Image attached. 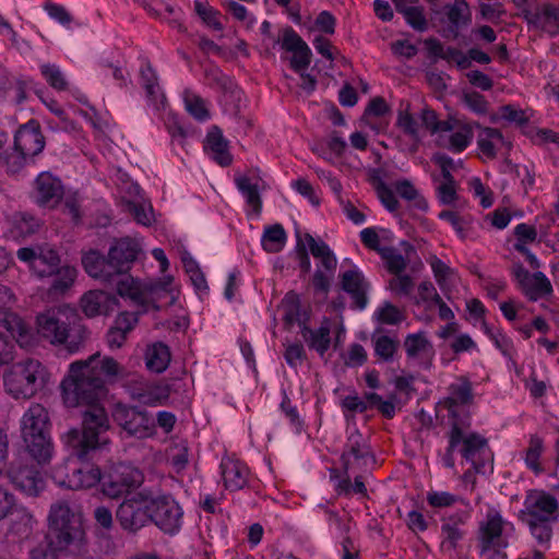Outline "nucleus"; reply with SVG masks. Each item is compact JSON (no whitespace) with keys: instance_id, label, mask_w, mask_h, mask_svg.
Listing matches in <instances>:
<instances>
[{"instance_id":"1","label":"nucleus","mask_w":559,"mask_h":559,"mask_svg":"<svg viewBox=\"0 0 559 559\" xmlns=\"http://www.w3.org/2000/svg\"><path fill=\"white\" fill-rule=\"evenodd\" d=\"M122 370L117 360L99 353L69 366L61 381L62 400L68 407H86L102 403L107 395L104 377H116Z\"/></svg>"},{"instance_id":"2","label":"nucleus","mask_w":559,"mask_h":559,"mask_svg":"<svg viewBox=\"0 0 559 559\" xmlns=\"http://www.w3.org/2000/svg\"><path fill=\"white\" fill-rule=\"evenodd\" d=\"M38 334L52 345H63L75 353L88 337V331L74 308L63 307L37 317Z\"/></svg>"},{"instance_id":"3","label":"nucleus","mask_w":559,"mask_h":559,"mask_svg":"<svg viewBox=\"0 0 559 559\" xmlns=\"http://www.w3.org/2000/svg\"><path fill=\"white\" fill-rule=\"evenodd\" d=\"M109 428V418L103 403L83 407L82 431L69 430L66 435V443L73 455L84 461L91 453L108 444L109 439L105 435Z\"/></svg>"},{"instance_id":"4","label":"nucleus","mask_w":559,"mask_h":559,"mask_svg":"<svg viewBox=\"0 0 559 559\" xmlns=\"http://www.w3.org/2000/svg\"><path fill=\"white\" fill-rule=\"evenodd\" d=\"M84 536L82 513L66 499L51 503L44 542L56 550H69L72 545L82 542Z\"/></svg>"},{"instance_id":"5","label":"nucleus","mask_w":559,"mask_h":559,"mask_svg":"<svg viewBox=\"0 0 559 559\" xmlns=\"http://www.w3.org/2000/svg\"><path fill=\"white\" fill-rule=\"evenodd\" d=\"M448 451L457 452L471 462L477 473H484L488 464L492 463V453L487 438L472 430V418L465 417L449 423Z\"/></svg>"},{"instance_id":"6","label":"nucleus","mask_w":559,"mask_h":559,"mask_svg":"<svg viewBox=\"0 0 559 559\" xmlns=\"http://www.w3.org/2000/svg\"><path fill=\"white\" fill-rule=\"evenodd\" d=\"M47 376V370L39 360L24 359L4 371V391L14 400L32 399L45 386Z\"/></svg>"},{"instance_id":"7","label":"nucleus","mask_w":559,"mask_h":559,"mask_svg":"<svg viewBox=\"0 0 559 559\" xmlns=\"http://www.w3.org/2000/svg\"><path fill=\"white\" fill-rule=\"evenodd\" d=\"M173 278L167 277L164 282H140L135 278H129L121 283L120 296L129 298L141 306L144 311L150 308L160 310L164 307L171 306L176 299V293L169 288Z\"/></svg>"},{"instance_id":"8","label":"nucleus","mask_w":559,"mask_h":559,"mask_svg":"<svg viewBox=\"0 0 559 559\" xmlns=\"http://www.w3.org/2000/svg\"><path fill=\"white\" fill-rule=\"evenodd\" d=\"M276 43L281 49L289 53L290 68L300 75L299 86L308 94L314 88V78L306 70L310 66L312 52L307 43L292 27H285L281 31Z\"/></svg>"},{"instance_id":"9","label":"nucleus","mask_w":559,"mask_h":559,"mask_svg":"<svg viewBox=\"0 0 559 559\" xmlns=\"http://www.w3.org/2000/svg\"><path fill=\"white\" fill-rule=\"evenodd\" d=\"M513 524L503 519L495 508H490L484 520L478 524L477 548L480 556L489 552L498 554L508 547V532L512 531Z\"/></svg>"},{"instance_id":"10","label":"nucleus","mask_w":559,"mask_h":559,"mask_svg":"<svg viewBox=\"0 0 559 559\" xmlns=\"http://www.w3.org/2000/svg\"><path fill=\"white\" fill-rule=\"evenodd\" d=\"M147 499L151 523L166 534H176L181 527L183 511L173 495H154L147 490Z\"/></svg>"},{"instance_id":"11","label":"nucleus","mask_w":559,"mask_h":559,"mask_svg":"<svg viewBox=\"0 0 559 559\" xmlns=\"http://www.w3.org/2000/svg\"><path fill=\"white\" fill-rule=\"evenodd\" d=\"M116 520L127 534L135 535L151 523L147 490L126 498L116 510Z\"/></svg>"},{"instance_id":"12","label":"nucleus","mask_w":559,"mask_h":559,"mask_svg":"<svg viewBox=\"0 0 559 559\" xmlns=\"http://www.w3.org/2000/svg\"><path fill=\"white\" fill-rule=\"evenodd\" d=\"M280 309L283 312V323L286 330H290L295 323L300 328V333L309 348H314V331L309 325L311 321V307L304 304L295 292H288L282 299Z\"/></svg>"},{"instance_id":"13","label":"nucleus","mask_w":559,"mask_h":559,"mask_svg":"<svg viewBox=\"0 0 559 559\" xmlns=\"http://www.w3.org/2000/svg\"><path fill=\"white\" fill-rule=\"evenodd\" d=\"M112 262L114 261H111L109 254L105 257L97 251H90L82 258V263L86 273L105 285L116 286L117 293L120 296L121 283L133 277L124 273Z\"/></svg>"},{"instance_id":"14","label":"nucleus","mask_w":559,"mask_h":559,"mask_svg":"<svg viewBox=\"0 0 559 559\" xmlns=\"http://www.w3.org/2000/svg\"><path fill=\"white\" fill-rule=\"evenodd\" d=\"M473 400V383L468 377L460 376L448 386V396L438 402L437 408L448 412V424L454 423L471 417L468 413L460 412V407L472 404Z\"/></svg>"},{"instance_id":"15","label":"nucleus","mask_w":559,"mask_h":559,"mask_svg":"<svg viewBox=\"0 0 559 559\" xmlns=\"http://www.w3.org/2000/svg\"><path fill=\"white\" fill-rule=\"evenodd\" d=\"M112 417L129 436L146 438L152 436L155 430L153 416L136 407L117 404Z\"/></svg>"},{"instance_id":"16","label":"nucleus","mask_w":559,"mask_h":559,"mask_svg":"<svg viewBox=\"0 0 559 559\" xmlns=\"http://www.w3.org/2000/svg\"><path fill=\"white\" fill-rule=\"evenodd\" d=\"M12 294L5 285H0V325L10 332L12 338L21 347L33 343V330L29 323L8 308L12 302Z\"/></svg>"},{"instance_id":"17","label":"nucleus","mask_w":559,"mask_h":559,"mask_svg":"<svg viewBox=\"0 0 559 559\" xmlns=\"http://www.w3.org/2000/svg\"><path fill=\"white\" fill-rule=\"evenodd\" d=\"M140 484L141 473L139 469L126 464H118L102 476V492L110 499H117Z\"/></svg>"},{"instance_id":"18","label":"nucleus","mask_w":559,"mask_h":559,"mask_svg":"<svg viewBox=\"0 0 559 559\" xmlns=\"http://www.w3.org/2000/svg\"><path fill=\"white\" fill-rule=\"evenodd\" d=\"M16 257L27 263L38 277L52 275L61 262L58 252L48 245L20 248Z\"/></svg>"},{"instance_id":"19","label":"nucleus","mask_w":559,"mask_h":559,"mask_svg":"<svg viewBox=\"0 0 559 559\" xmlns=\"http://www.w3.org/2000/svg\"><path fill=\"white\" fill-rule=\"evenodd\" d=\"M512 275L519 289L530 301H537L552 295L550 280L543 272L531 273L522 264H515Z\"/></svg>"},{"instance_id":"20","label":"nucleus","mask_w":559,"mask_h":559,"mask_svg":"<svg viewBox=\"0 0 559 559\" xmlns=\"http://www.w3.org/2000/svg\"><path fill=\"white\" fill-rule=\"evenodd\" d=\"M64 187L61 180L49 171H44L34 181L35 202L47 209H55L63 199Z\"/></svg>"},{"instance_id":"21","label":"nucleus","mask_w":559,"mask_h":559,"mask_svg":"<svg viewBox=\"0 0 559 559\" xmlns=\"http://www.w3.org/2000/svg\"><path fill=\"white\" fill-rule=\"evenodd\" d=\"M523 518L537 521H556L558 518L559 504L557 499L545 491H536L526 497Z\"/></svg>"},{"instance_id":"22","label":"nucleus","mask_w":559,"mask_h":559,"mask_svg":"<svg viewBox=\"0 0 559 559\" xmlns=\"http://www.w3.org/2000/svg\"><path fill=\"white\" fill-rule=\"evenodd\" d=\"M45 143L40 124L35 119L22 124L14 136L15 148L31 159L43 152Z\"/></svg>"},{"instance_id":"23","label":"nucleus","mask_w":559,"mask_h":559,"mask_svg":"<svg viewBox=\"0 0 559 559\" xmlns=\"http://www.w3.org/2000/svg\"><path fill=\"white\" fill-rule=\"evenodd\" d=\"M8 477L17 489L28 496H38L45 487L41 474L34 466L12 465L8 469Z\"/></svg>"},{"instance_id":"24","label":"nucleus","mask_w":559,"mask_h":559,"mask_svg":"<svg viewBox=\"0 0 559 559\" xmlns=\"http://www.w3.org/2000/svg\"><path fill=\"white\" fill-rule=\"evenodd\" d=\"M469 519L468 512H455L443 520L441 525V549L453 552L464 539L466 531L462 528Z\"/></svg>"},{"instance_id":"25","label":"nucleus","mask_w":559,"mask_h":559,"mask_svg":"<svg viewBox=\"0 0 559 559\" xmlns=\"http://www.w3.org/2000/svg\"><path fill=\"white\" fill-rule=\"evenodd\" d=\"M22 438L50 435V421L47 409L38 403H32L21 420Z\"/></svg>"},{"instance_id":"26","label":"nucleus","mask_w":559,"mask_h":559,"mask_svg":"<svg viewBox=\"0 0 559 559\" xmlns=\"http://www.w3.org/2000/svg\"><path fill=\"white\" fill-rule=\"evenodd\" d=\"M341 285L353 299L355 308L362 310L368 304L367 292L370 288L369 282L358 269H352L341 274Z\"/></svg>"},{"instance_id":"27","label":"nucleus","mask_w":559,"mask_h":559,"mask_svg":"<svg viewBox=\"0 0 559 559\" xmlns=\"http://www.w3.org/2000/svg\"><path fill=\"white\" fill-rule=\"evenodd\" d=\"M80 306L86 317L94 318L114 311L118 306V299L109 293L95 289L81 297Z\"/></svg>"},{"instance_id":"28","label":"nucleus","mask_w":559,"mask_h":559,"mask_svg":"<svg viewBox=\"0 0 559 559\" xmlns=\"http://www.w3.org/2000/svg\"><path fill=\"white\" fill-rule=\"evenodd\" d=\"M133 400L148 405L157 406L166 403L170 395V386L164 382H136L130 388Z\"/></svg>"},{"instance_id":"29","label":"nucleus","mask_w":559,"mask_h":559,"mask_svg":"<svg viewBox=\"0 0 559 559\" xmlns=\"http://www.w3.org/2000/svg\"><path fill=\"white\" fill-rule=\"evenodd\" d=\"M221 469L226 489L237 491L247 486L249 468L240 460L226 456L222 460Z\"/></svg>"},{"instance_id":"30","label":"nucleus","mask_w":559,"mask_h":559,"mask_svg":"<svg viewBox=\"0 0 559 559\" xmlns=\"http://www.w3.org/2000/svg\"><path fill=\"white\" fill-rule=\"evenodd\" d=\"M443 12L453 38L459 36L460 29L472 23V11L466 0H454L452 3L445 4Z\"/></svg>"},{"instance_id":"31","label":"nucleus","mask_w":559,"mask_h":559,"mask_svg":"<svg viewBox=\"0 0 559 559\" xmlns=\"http://www.w3.org/2000/svg\"><path fill=\"white\" fill-rule=\"evenodd\" d=\"M345 331L331 319L322 320L317 329V353L323 356L333 345L334 348L343 341Z\"/></svg>"},{"instance_id":"32","label":"nucleus","mask_w":559,"mask_h":559,"mask_svg":"<svg viewBox=\"0 0 559 559\" xmlns=\"http://www.w3.org/2000/svg\"><path fill=\"white\" fill-rule=\"evenodd\" d=\"M139 248L136 242L129 238L116 240L109 248L108 254L112 263L117 264L128 274L132 263L136 260Z\"/></svg>"},{"instance_id":"33","label":"nucleus","mask_w":559,"mask_h":559,"mask_svg":"<svg viewBox=\"0 0 559 559\" xmlns=\"http://www.w3.org/2000/svg\"><path fill=\"white\" fill-rule=\"evenodd\" d=\"M404 347L408 359H416L427 365L433 357V347L424 332L408 334L404 341Z\"/></svg>"},{"instance_id":"34","label":"nucleus","mask_w":559,"mask_h":559,"mask_svg":"<svg viewBox=\"0 0 559 559\" xmlns=\"http://www.w3.org/2000/svg\"><path fill=\"white\" fill-rule=\"evenodd\" d=\"M100 468L94 464L82 463L68 475V486L72 490L88 489L102 484Z\"/></svg>"},{"instance_id":"35","label":"nucleus","mask_w":559,"mask_h":559,"mask_svg":"<svg viewBox=\"0 0 559 559\" xmlns=\"http://www.w3.org/2000/svg\"><path fill=\"white\" fill-rule=\"evenodd\" d=\"M317 261L329 273V276L317 273V290L326 292L330 280L336 270L337 260L329 246L320 239H317Z\"/></svg>"},{"instance_id":"36","label":"nucleus","mask_w":559,"mask_h":559,"mask_svg":"<svg viewBox=\"0 0 559 559\" xmlns=\"http://www.w3.org/2000/svg\"><path fill=\"white\" fill-rule=\"evenodd\" d=\"M205 148L210 151L212 158L221 166H229L233 157L228 152V142L224 139L222 130L214 126L206 135Z\"/></svg>"},{"instance_id":"37","label":"nucleus","mask_w":559,"mask_h":559,"mask_svg":"<svg viewBox=\"0 0 559 559\" xmlns=\"http://www.w3.org/2000/svg\"><path fill=\"white\" fill-rule=\"evenodd\" d=\"M448 132L449 134H440V141L443 147L455 154L465 151L474 136L473 129L468 124H463L455 130L452 127V130Z\"/></svg>"},{"instance_id":"38","label":"nucleus","mask_w":559,"mask_h":559,"mask_svg":"<svg viewBox=\"0 0 559 559\" xmlns=\"http://www.w3.org/2000/svg\"><path fill=\"white\" fill-rule=\"evenodd\" d=\"M26 451L38 463L47 464L53 453V444L50 435H38L23 439Z\"/></svg>"},{"instance_id":"39","label":"nucleus","mask_w":559,"mask_h":559,"mask_svg":"<svg viewBox=\"0 0 559 559\" xmlns=\"http://www.w3.org/2000/svg\"><path fill=\"white\" fill-rule=\"evenodd\" d=\"M504 142L503 135L499 129L485 127L480 130L477 138V146L480 154L488 158L495 159L498 151Z\"/></svg>"},{"instance_id":"40","label":"nucleus","mask_w":559,"mask_h":559,"mask_svg":"<svg viewBox=\"0 0 559 559\" xmlns=\"http://www.w3.org/2000/svg\"><path fill=\"white\" fill-rule=\"evenodd\" d=\"M169 347L164 343H155L146 348V367L154 372H163L170 362Z\"/></svg>"},{"instance_id":"41","label":"nucleus","mask_w":559,"mask_h":559,"mask_svg":"<svg viewBox=\"0 0 559 559\" xmlns=\"http://www.w3.org/2000/svg\"><path fill=\"white\" fill-rule=\"evenodd\" d=\"M544 450V440L537 435H532L530 437L528 447L526 448L523 457L526 467L535 475H539L544 472V467L540 462Z\"/></svg>"},{"instance_id":"42","label":"nucleus","mask_w":559,"mask_h":559,"mask_svg":"<svg viewBox=\"0 0 559 559\" xmlns=\"http://www.w3.org/2000/svg\"><path fill=\"white\" fill-rule=\"evenodd\" d=\"M296 259L298 261V266L301 273L307 274L311 270L308 252L314 255V238L309 233H305L302 237L299 229L296 230Z\"/></svg>"},{"instance_id":"43","label":"nucleus","mask_w":559,"mask_h":559,"mask_svg":"<svg viewBox=\"0 0 559 559\" xmlns=\"http://www.w3.org/2000/svg\"><path fill=\"white\" fill-rule=\"evenodd\" d=\"M346 148L347 143L338 131H332L321 141V156L330 162L343 157Z\"/></svg>"},{"instance_id":"44","label":"nucleus","mask_w":559,"mask_h":559,"mask_svg":"<svg viewBox=\"0 0 559 559\" xmlns=\"http://www.w3.org/2000/svg\"><path fill=\"white\" fill-rule=\"evenodd\" d=\"M76 269L70 265H59L53 272L52 282L48 289L50 295H61L66 293L74 283L76 277Z\"/></svg>"},{"instance_id":"45","label":"nucleus","mask_w":559,"mask_h":559,"mask_svg":"<svg viewBox=\"0 0 559 559\" xmlns=\"http://www.w3.org/2000/svg\"><path fill=\"white\" fill-rule=\"evenodd\" d=\"M287 240V235L281 224L267 226L262 235L261 243L269 253L282 251Z\"/></svg>"},{"instance_id":"46","label":"nucleus","mask_w":559,"mask_h":559,"mask_svg":"<svg viewBox=\"0 0 559 559\" xmlns=\"http://www.w3.org/2000/svg\"><path fill=\"white\" fill-rule=\"evenodd\" d=\"M481 328L485 334L490 338L495 346L501 354L508 358H512L515 354V348L512 340L501 330L489 325L486 321L481 322Z\"/></svg>"},{"instance_id":"47","label":"nucleus","mask_w":559,"mask_h":559,"mask_svg":"<svg viewBox=\"0 0 559 559\" xmlns=\"http://www.w3.org/2000/svg\"><path fill=\"white\" fill-rule=\"evenodd\" d=\"M438 217L441 221L448 222L461 239L464 240L468 237L472 224V217L469 215H461L455 211L443 210L438 214Z\"/></svg>"},{"instance_id":"48","label":"nucleus","mask_w":559,"mask_h":559,"mask_svg":"<svg viewBox=\"0 0 559 559\" xmlns=\"http://www.w3.org/2000/svg\"><path fill=\"white\" fill-rule=\"evenodd\" d=\"M237 188L245 195L247 204L253 210L255 214H260L262 209V201L258 190V186L252 183L246 176L236 178Z\"/></svg>"},{"instance_id":"49","label":"nucleus","mask_w":559,"mask_h":559,"mask_svg":"<svg viewBox=\"0 0 559 559\" xmlns=\"http://www.w3.org/2000/svg\"><path fill=\"white\" fill-rule=\"evenodd\" d=\"M373 318L380 324L397 325L405 320V313L399 307L385 301L374 311Z\"/></svg>"},{"instance_id":"50","label":"nucleus","mask_w":559,"mask_h":559,"mask_svg":"<svg viewBox=\"0 0 559 559\" xmlns=\"http://www.w3.org/2000/svg\"><path fill=\"white\" fill-rule=\"evenodd\" d=\"M426 500L432 509L451 508L459 502L468 506V502L463 498L449 491L430 490L427 492Z\"/></svg>"},{"instance_id":"51","label":"nucleus","mask_w":559,"mask_h":559,"mask_svg":"<svg viewBox=\"0 0 559 559\" xmlns=\"http://www.w3.org/2000/svg\"><path fill=\"white\" fill-rule=\"evenodd\" d=\"M380 255L390 273L399 275L405 271L407 261L396 249L384 247Z\"/></svg>"},{"instance_id":"52","label":"nucleus","mask_w":559,"mask_h":559,"mask_svg":"<svg viewBox=\"0 0 559 559\" xmlns=\"http://www.w3.org/2000/svg\"><path fill=\"white\" fill-rule=\"evenodd\" d=\"M194 11L207 26L215 31H223L224 26L219 21L221 13L206 2L195 0Z\"/></svg>"},{"instance_id":"53","label":"nucleus","mask_w":559,"mask_h":559,"mask_svg":"<svg viewBox=\"0 0 559 559\" xmlns=\"http://www.w3.org/2000/svg\"><path fill=\"white\" fill-rule=\"evenodd\" d=\"M420 119L426 129L431 133H447L452 130V123L450 121L439 120L437 112L429 107H425L421 110Z\"/></svg>"},{"instance_id":"54","label":"nucleus","mask_w":559,"mask_h":559,"mask_svg":"<svg viewBox=\"0 0 559 559\" xmlns=\"http://www.w3.org/2000/svg\"><path fill=\"white\" fill-rule=\"evenodd\" d=\"M525 523L528 525L531 534L540 545H548L551 536L552 528L550 521H537L533 519L523 518Z\"/></svg>"},{"instance_id":"55","label":"nucleus","mask_w":559,"mask_h":559,"mask_svg":"<svg viewBox=\"0 0 559 559\" xmlns=\"http://www.w3.org/2000/svg\"><path fill=\"white\" fill-rule=\"evenodd\" d=\"M374 354L383 361L393 358L397 350L399 342L388 335H381L373 338Z\"/></svg>"},{"instance_id":"56","label":"nucleus","mask_w":559,"mask_h":559,"mask_svg":"<svg viewBox=\"0 0 559 559\" xmlns=\"http://www.w3.org/2000/svg\"><path fill=\"white\" fill-rule=\"evenodd\" d=\"M396 193L407 200V201H415V205L420 210H427L428 204L425 198L420 197L417 189L408 181V180H402L397 181L395 185Z\"/></svg>"},{"instance_id":"57","label":"nucleus","mask_w":559,"mask_h":559,"mask_svg":"<svg viewBox=\"0 0 559 559\" xmlns=\"http://www.w3.org/2000/svg\"><path fill=\"white\" fill-rule=\"evenodd\" d=\"M41 75L45 78L47 83L55 90L64 91L68 87V82L56 64H43L40 66Z\"/></svg>"},{"instance_id":"58","label":"nucleus","mask_w":559,"mask_h":559,"mask_svg":"<svg viewBox=\"0 0 559 559\" xmlns=\"http://www.w3.org/2000/svg\"><path fill=\"white\" fill-rule=\"evenodd\" d=\"M185 105L188 112L198 120L202 121L210 117L204 100L193 93H185Z\"/></svg>"},{"instance_id":"59","label":"nucleus","mask_w":559,"mask_h":559,"mask_svg":"<svg viewBox=\"0 0 559 559\" xmlns=\"http://www.w3.org/2000/svg\"><path fill=\"white\" fill-rule=\"evenodd\" d=\"M31 158L17 151L15 147L13 152L0 155V165L7 168L8 173H19Z\"/></svg>"},{"instance_id":"60","label":"nucleus","mask_w":559,"mask_h":559,"mask_svg":"<svg viewBox=\"0 0 559 559\" xmlns=\"http://www.w3.org/2000/svg\"><path fill=\"white\" fill-rule=\"evenodd\" d=\"M406 22L416 31L424 32L428 27V22L423 7H407L400 11Z\"/></svg>"},{"instance_id":"61","label":"nucleus","mask_w":559,"mask_h":559,"mask_svg":"<svg viewBox=\"0 0 559 559\" xmlns=\"http://www.w3.org/2000/svg\"><path fill=\"white\" fill-rule=\"evenodd\" d=\"M396 126L408 136L418 138V123L409 111V104L405 109H400L396 119Z\"/></svg>"},{"instance_id":"62","label":"nucleus","mask_w":559,"mask_h":559,"mask_svg":"<svg viewBox=\"0 0 559 559\" xmlns=\"http://www.w3.org/2000/svg\"><path fill=\"white\" fill-rule=\"evenodd\" d=\"M127 211L133 216L136 223L144 226L151 225L153 222V209L152 206L143 203L127 202Z\"/></svg>"},{"instance_id":"63","label":"nucleus","mask_w":559,"mask_h":559,"mask_svg":"<svg viewBox=\"0 0 559 559\" xmlns=\"http://www.w3.org/2000/svg\"><path fill=\"white\" fill-rule=\"evenodd\" d=\"M377 197L382 205L391 213H395L400 209V202L394 191L384 182H379L376 187Z\"/></svg>"},{"instance_id":"64","label":"nucleus","mask_w":559,"mask_h":559,"mask_svg":"<svg viewBox=\"0 0 559 559\" xmlns=\"http://www.w3.org/2000/svg\"><path fill=\"white\" fill-rule=\"evenodd\" d=\"M463 102L466 107L476 115L485 116L488 112L489 103L485 96L478 92L465 93L463 96Z\"/></svg>"}]
</instances>
